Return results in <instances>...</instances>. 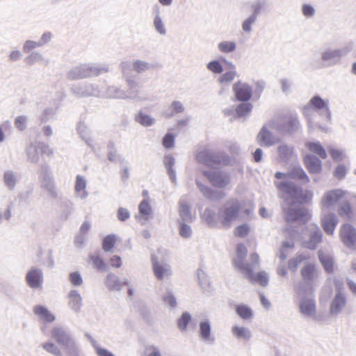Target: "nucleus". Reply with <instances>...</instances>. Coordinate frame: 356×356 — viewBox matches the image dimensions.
I'll use <instances>...</instances> for the list:
<instances>
[{"instance_id":"obj_1","label":"nucleus","mask_w":356,"mask_h":356,"mask_svg":"<svg viewBox=\"0 0 356 356\" xmlns=\"http://www.w3.org/2000/svg\"><path fill=\"white\" fill-rule=\"evenodd\" d=\"M311 197L312 193L309 191L304 190L301 186L291 181V238L295 237L297 232L296 230L292 229V223L298 222L301 225L302 233L309 234V240L302 241V246L309 250H315L322 240V231L314 224L305 227V224L310 217L307 209L302 205L295 206L292 204L293 201L303 204L307 202Z\"/></svg>"},{"instance_id":"obj_2","label":"nucleus","mask_w":356,"mask_h":356,"mask_svg":"<svg viewBox=\"0 0 356 356\" xmlns=\"http://www.w3.org/2000/svg\"><path fill=\"white\" fill-rule=\"evenodd\" d=\"M51 337L61 346L63 356H80L79 343L62 327L55 326L51 330Z\"/></svg>"},{"instance_id":"obj_3","label":"nucleus","mask_w":356,"mask_h":356,"mask_svg":"<svg viewBox=\"0 0 356 356\" xmlns=\"http://www.w3.org/2000/svg\"><path fill=\"white\" fill-rule=\"evenodd\" d=\"M246 255V247L243 244H238L236 249V257L234 259V264L245 279L253 281V268L259 266V257L256 253L252 254L250 256L251 264H249L245 261Z\"/></svg>"},{"instance_id":"obj_4","label":"nucleus","mask_w":356,"mask_h":356,"mask_svg":"<svg viewBox=\"0 0 356 356\" xmlns=\"http://www.w3.org/2000/svg\"><path fill=\"white\" fill-rule=\"evenodd\" d=\"M314 109L321 117H325V120L331 123L332 113L329 107V101L322 99L319 95H316L312 97L309 103L304 106L302 111L304 115L307 118L309 129L312 128V122L310 119L311 110Z\"/></svg>"},{"instance_id":"obj_5","label":"nucleus","mask_w":356,"mask_h":356,"mask_svg":"<svg viewBox=\"0 0 356 356\" xmlns=\"http://www.w3.org/2000/svg\"><path fill=\"white\" fill-rule=\"evenodd\" d=\"M353 50V44H348L339 49L326 48L321 52L320 62L323 67H330L341 63L343 57Z\"/></svg>"},{"instance_id":"obj_6","label":"nucleus","mask_w":356,"mask_h":356,"mask_svg":"<svg viewBox=\"0 0 356 356\" xmlns=\"http://www.w3.org/2000/svg\"><path fill=\"white\" fill-rule=\"evenodd\" d=\"M299 297V308L300 313L307 317L315 318L316 306L313 289L300 286L297 289Z\"/></svg>"},{"instance_id":"obj_7","label":"nucleus","mask_w":356,"mask_h":356,"mask_svg":"<svg viewBox=\"0 0 356 356\" xmlns=\"http://www.w3.org/2000/svg\"><path fill=\"white\" fill-rule=\"evenodd\" d=\"M276 181L275 185L278 191V195L283 200L282 209L284 213V218L286 222L289 220V175L277 172L275 174Z\"/></svg>"},{"instance_id":"obj_8","label":"nucleus","mask_w":356,"mask_h":356,"mask_svg":"<svg viewBox=\"0 0 356 356\" xmlns=\"http://www.w3.org/2000/svg\"><path fill=\"white\" fill-rule=\"evenodd\" d=\"M167 251L159 248L156 253L151 256V262L154 276L158 280L168 279L172 275V270L170 264L164 259Z\"/></svg>"},{"instance_id":"obj_9","label":"nucleus","mask_w":356,"mask_h":356,"mask_svg":"<svg viewBox=\"0 0 356 356\" xmlns=\"http://www.w3.org/2000/svg\"><path fill=\"white\" fill-rule=\"evenodd\" d=\"M241 208L240 202L236 199L227 200L218 213L219 220L223 227L229 228L233 222L239 216V211Z\"/></svg>"},{"instance_id":"obj_10","label":"nucleus","mask_w":356,"mask_h":356,"mask_svg":"<svg viewBox=\"0 0 356 356\" xmlns=\"http://www.w3.org/2000/svg\"><path fill=\"white\" fill-rule=\"evenodd\" d=\"M280 137L283 138L289 133V115L287 111L278 113L275 117L266 123Z\"/></svg>"},{"instance_id":"obj_11","label":"nucleus","mask_w":356,"mask_h":356,"mask_svg":"<svg viewBox=\"0 0 356 356\" xmlns=\"http://www.w3.org/2000/svg\"><path fill=\"white\" fill-rule=\"evenodd\" d=\"M202 173L214 187L223 188L230 184L229 175L218 168L204 170Z\"/></svg>"},{"instance_id":"obj_12","label":"nucleus","mask_w":356,"mask_h":356,"mask_svg":"<svg viewBox=\"0 0 356 356\" xmlns=\"http://www.w3.org/2000/svg\"><path fill=\"white\" fill-rule=\"evenodd\" d=\"M38 175L42 187L45 188L52 196H56V188L49 165L46 164L41 165Z\"/></svg>"},{"instance_id":"obj_13","label":"nucleus","mask_w":356,"mask_h":356,"mask_svg":"<svg viewBox=\"0 0 356 356\" xmlns=\"http://www.w3.org/2000/svg\"><path fill=\"white\" fill-rule=\"evenodd\" d=\"M40 154L50 155L52 149L45 144L38 143H31L26 148V156L30 162L37 163Z\"/></svg>"},{"instance_id":"obj_14","label":"nucleus","mask_w":356,"mask_h":356,"mask_svg":"<svg viewBox=\"0 0 356 356\" xmlns=\"http://www.w3.org/2000/svg\"><path fill=\"white\" fill-rule=\"evenodd\" d=\"M320 275L321 270H318L313 263H307L301 269V276L307 285V288L312 289L313 285Z\"/></svg>"},{"instance_id":"obj_15","label":"nucleus","mask_w":356,"mask_h":356,"mask_svg":"<svg viewBox=\"0 0 356 356\" xmlns=\"http://www.w3.org/2000/svg\"><path fill=\"white\" fill-rule=\"evenodd\" d=\"M340 237L349 249H356V229L350 224H343L340 228Z\"/></svg>"},{"instance_id":"obj_16","label":"nucleus","mask_w":356,"mask_h":356,"mask_svg":"<svg viewBox=\"0 0 356 356\" xmlns=\"http://www.w3.org/2000/svg\"><path fill=\"white\" fill-rule=\"evenodd\" d=\"M257 140L260 145L264 147L273 146L282 140L281 137L275 133L274 134L268 129L266 123L261 129L257 137Z\"/></svg>"},{"instance_id":"obj_17","label":"nucleus","mask_w":356,"mask_h":356,"mask_svg":"<svg viewBox=\"0 0 356 356\" xmlns=\"http://www.w3.org/2000/svg\"><path fill=\"white\" fill-rule=\"evenodd\" d=\"M347 193L346 191L341 188L332 189L326 191L321 198V204L323 209H329L335 205Z\"/></svg>"},{"instance_id":"obj_18","label":"nucleus","mask_w":356,"mask_h":356,"mask_svg":"<svg viewBox=\"0 0 356 356\" xmlns=\"http://www.w3.org/2000/svg\"><path fill=\"white\" fill-rule=\"evenodd\" d=\"M74 95L79 97H84L89 96L97 97L101 95L100 89L97 84H81L76 85L72 88Z\"/></svg>"},{"instance_id":"obj_19","label":"nucleus","mask_w":356,"mask_h":356,"mask_svg":"<svg viewBox=\"0 0 356 356\" xmlns=\"http://www.w3.org/2000/svg\"><path fill=\"white\" fill-rule=\"evenodd\" d=\"M196 160L207 166L212 167L220 162V157L217 152L211 149H203L197 152Z\"/></svg>"},{"instance_id":"obj_20","label":"nucleus","mask_w":356,"mask_h":356,"mask_svg":"<svg viewBox=\"0 0 356 356\" xmlns=\"http://www.w3.org/2000/svg\"><path fill=\"white\" fill-rule=\"evenodd\" d=\"M232 89L238 101L246 102L252 97V88L246 83L238 81L233 85Z\"/></svg>"},{"instance_id":"obj_21","label":"nucleus","mask_w":356,"mask_h":356,"mask_svg":"<svg viewBox=\"0 0 356 356\" xmlns=\"http://www.w3.org/2000/svg\"><path fill=\"white\" fill-rule=\"evenodd\" d=\"M26 281L33 289L41 288L43 283L42 271L37 268H31L26 275Z\"/></svg>"},{"instance_id":"obj_22","label":"nucleus","mask_w":356,"mask_h":356,"mask_svg":"<svg viewBox=\"0 0 356 356\" xmlns=\"http://www.w3.org/2000/svg\"><path fill=\"white\" fill-rule=\"evenodd\" d=\"M347 303V299L346 296L341 291H338L334 295L330 306V314L332 316H336L339 315L346 307Z\"/></svg>"},{"instance_id":"obj_23","label":"nucleus","mask_w":356,"mask_h":356,"mask_svg":"<svg viewBox=\"0 0 356 356\" xmlns=\"http://www.w3.org/2000/svg\"><path fill=\"white\" fill-rule=\"evenodd\" d=\"M289 252V244L288 241H284L279 255L280 264L277 268V273L280 275L284 276L287 273V268L289 267V260L288 259Z\"/></svg>"},{"instance_id":"obj_24","label":"nucleus","mask_w":356,"mask_h":356,"mask_svg":"<svg viewBox=\"0 0 356 356\" xmlns=\"http://www.w3.org/2000/svg\"><path fill=\"white\" fill-rule=\"evenodd\" d=\"M69 307L75 313L80 312L83 305L82 297L76 289H71L67 296Z\"/></svg>"},{"instance_id":"obj_25","label":"nucleus","mask_w":356,"mask_h":356,"mask_svg":"<svg viewBox=\"0 0 356 356\" xmlns=\"http://www.w3.org/2000/svg\"><path fill=\"white\" fill-rule=\"evenodd\" d=\"M126 278L121 279L113 273H109L105 280L107 289L113 291H120L125 286L124 282Z\"/></svg>"},{"instance_id":"obj_26","label":"nucleus","mask_w":356,"mask_h":356,"mask_svg":"<svg viewBox=\"0 0 356 356\" xmlns=\"http://www.w3.org/2000/svg\"><path fill=\"white\" fill-rule=\"evenodd\" d=\"M338 223V218L334 213H329L321 218V225L325 232L332 235Z\"/></svg>"},{"instance_id":"obj_27","label":"nucleus","mask_w":356,"mask_h":356,"mask_svg":"<svg viewBox=\"0 0 356 356\" xmlns=\"http://www.w3.org/2000/svg\"><path fill=\"white\" fill-rule=\"evenodd\" d=\"M195 183L200 193L207 198L211 200H217L225 196L223 193H218L207 185L202 184L198 179H195Z\"/></svg>"},{"instance_id":"obj_28","label":"nucleus","mask_w":356,"mask_h":356,"mask_svg":"<svg viewBox=\"0 0 356 356\" xmlns=\"http://www.w3.org/2000/svg\"><path fill=\"white\" fill-rule=\"evenodd\" d=\"M231 330L233 337L240 341H249L252 337L251 330L247 327L234 325Z\"/></svg>"},{"instance_id":"obj_29","label":"nucleus","mask_w":356,"mask_h":356,"mask_svg":"<svg viewBox=\"0 0 356 356\" xmlns=\"http://www.w3.org/2000/svg\"><path fill=\"white\" fill-rule=\"evenodd\" d=\"M305 163L312 174H316L322 169L321 161L314 155L307 154L304 158Z\"/></svg>"},{"instance_id":"obj_30","label":"nucleus","mask_w":356,"mask_h":356,"mask_svg":"<svg viewBox=\"0 0 356 356\" xmlns=\"http://www.w3.org/2000/svg\"><path fill=\"white\" fill-rule=\"evenodd\" d=\"M34 314L39 318L40 321L45 323H51L56 319V316L45 307L37 305L33 308Z\"/></svg>"},{"instance_id":"obj_31","label":"nucleus","mask_w":356,"mask_h":356,"mask_svg":"<svg viewBox=\"0 0 356 356\" xmlns=\"http://www.w3.org/2000/svg\"><path fill=\"white\" fill-rule=\"evenodd\" d=\"M191 206L184 200H181L179 202V213L183 221L192 222L195 216L192 214Z\"/></svg>"},{"instance_id":"obj_32","label":"nucleus","mask_w":356,"mask_h":356,"mask_svg":"<svg viewBox=\"0 0 356 356\" xmlns=\"http://www.w3.org/2000/svg\"><path fill=\"white\" fill-rule=\"evenodd\" d=\"M138 211L139 215L136 216V219H138V220H142L143 216L144 220L146 221L149 218V217L152 214L153 210L148 199H144L139 204Z\"/></svg>"},{"instance_id":"obj_33","label":"nucleus","mask_w":356,"mask_h":356,"mask_svg":"<svg viewBox=\"0 0 356 356\" xmlns=\"http://www.w3.org/2000/svg\"><path fill=\"white\" fill-rule=\"evenodd\" d=\"M88 264L99 270L106 271L108 269V266L104 262L103 259L101 258L98 252L89 254Z\"/></svg>"},{"instance_id":"obj_34","label":"nucleus","mask_w":356,"mask_h":356,"mask_svg":"<svg viewBox=\"0 0 356 356\" xmlns=\"http://www.w3.org/2000/svg\"><path fill=\"white\" fill-rule=\"evenodd\" d=\"M86 64H83L72 68L67 73V77L70 79H80L88 77Z\"/></svg>"},{"instance_id":"obj_35","label":"nucleus","mask_w":356,"mask_h":356,"mask_svg":"<svg viewBox=\"0 0 356 356\" xmlns=\"http://www.w3.org/2000/svg\"><path fill=\"white\" fill-rule=\"evenodd\" d=\"M318 259L323 267L327 273H331L334 270V259L332 255L319 250L318 252Z\"/></svg>"},{"instance_id":"obj_36","label":"nucleus","mask_w":356,"mask_h":356,"mask_svg":"<svg viewBox=\"0 0 356 356\" xmlns=\"http://www.w3.org/2000/svg\"><path fill=\"white\" fill-rule=\"evenodd\" d=\"M3 183L9 190H13L19 179L17 173L12 170H7L3 176Z\"/></svg>"},{"instance_id":"obj_37","label":"nucleus","mask_w":356,"mask_h":356,"mask_svg":"<svg viewBox=\"0 0 356 356\" xmlns=\"http://www.w3.org/2000/svg\"><path fill=\"white\" fill-rule=\"evenodd\" d=\"M297 179L301 184H306L309 182V178L304 170L300 166H293L291 168V179Z\"/></svg>"},{"instance_id":"obj_38","label":"nucleus","mask_w":356,"mask_h":356,"mask_svg":"<svg viewBox=\"0 0 356 356\" xmlns=\"http://www.w3.org/2000/svg\"><path fill=\"white\" fill-rule=\"evenodd\" d=\"M125 79L129 89V91L127 92L128 98L138 99L139 100L145 99L140 95V92L138 90V83L131 77L126 78Z\"/></svg>"},{"instance_id":"obj_39","label":"nucleus","mask_w":356,"mask_h":356,"mask_svg":"<svg viewBox=\"0 0 356 356\" xmlns=\"http://www.w3.org/2000/svg\"><path fill=\"white\" fill-rule=\"evenodd\" d=\"M88 68L87 72L88 77L91 76H99L102 73H106L108 72V65L106 64L94 63V64H86Z\"/></svg>"},{"instance_id":"obj_40","label":"nucleus","mask_w":356,"mask_h":356,"mask_svg":"<svg viewBox=\"0 0 356 356\" xmlns=\"http://www.w3.org/2000/svg\"><path fill=\"white\" fill-rule=\"evenodd\" d=\"M86 180L80 175H78L76 179L75 191L76 195L81 199H85L88 197V193L86 191Z\"/></svg>"},{"instance_id":"obj_41","label":"nucleus","mask_w":356,"mask_h":356,"mask_svg":"<svg viewBox=\"0 0 356 356\" xmlns=\"http://www.w3.org/2000/svg\"><path fill=\"white\" fill-rule=\"evenodd\" d=\"M185 111V106L180 101H173L168 109L163 113L165 118L172 117L175 114L181 113Z\"/></svg>"},{"instance_id":"obj_42","label":"nucleus","mask_w":356,"mask_h":356,"mask_svg":"<svg viewBox=\"0 0 356 356\" xmlns=\"http://www.w3.org/2000/svg\"><path fill=\"white\" fill-rule=\"evenodd\" d=\"M175 164V160L172 156L167 155L165 156L164 165L165 167L166 168L170 179L174 184L176 183V172L173 168Z\"/></svg>"},{"instance_id":"obj_43","label":"nucleus","mask_w":356,"mask_h":356,"mask_svg":"<svg viewBox=\"0 0 356 356\" xmlns=\"http://www.w3.org/2000/svg\"><path fill=\"white\" fill-rule=\"evenodd\" d=\"M306 147L309 151L317 154L323 159H325L327 156L325 149L319 142H307Z\"/></svg>"},{"instance_id":"obj_44","label":"nucleus","mask_w":356,"mask_h":356,"mask_svg":"<svg viewBox=\"0 0 356 356\" xmlns=\"http://www.w3.org/2000/svg\"><path fill=\"white\" fill-rule=\"evenodd\" d=\"M236 314L243 320L250 321L253 317L252 309L245 304H239L236 306Z\"/></svg>"},{"instance_id":"obj_45","label":"nucleus","mask_w":356,"mask_h":356,"mask_svg":"<svg viewBox=\"0 0 356 356\" xmlns=\"http://www.w3.org/2000/svg\"><path fill=\"white\" fill-rule=\"evenodd\" d=\"M153 26L156 33L161 35H165L167 33L166 28L164 22L159 14V12H156L153 19Z\"/></svg>"},{"instance_id":"obj_46","label":"nucleus","mask_w":356,"mask_h":356,"mask_svg":"<svg viewBox=\"0 0 356 356\" xmlns=\"http://www.w3.org/2000/svg\"><path fill=\"white\" fill-rule=\"evenodd\" d=\"M136 121L143 127H150L155 124L156 119L151 115L143 112L138 113L136 115Z\"/></svg>"},{"instance_id":"obj_47","label":"nucleus","mask_w":356,"mask_h":356,"mask_svg":"<svg viewBox=\"0 0 356 356\" xmlns=\"http://www.w3.org/2000/svg\"><path fill=\"white\" fill-rule=\"evenodd\" d=\"M252 109V105L250 103L240 104L236 109L238 118H243L244 120L250 115Z\"/></svg>"},{"instance_id":"obj_48","label":"nucleus","mask_w":356,"mask_h":356,"mask_svg":"<svg viewBox=\"0 0 356 356\" xmlns=\"http://www.w3.org/2000/svg\"><path fill=\"white\" fill-rule=\"evenodd\" d=\"M202 220L211 227L217 226V220L214 211L209 209H206L202 214Z\"/></svg>"},{"instance_id":"obj_49","label":"nucleus","mask_w":356,"mask_h":356,"mask_svg":"<svg viewBox=\"0 0 356 356\" xmlns=\"http://www.w3.org/2000/svg\"><path fill=\"white\" fill-rule=\"evenodd\" d=\"M309 259V255L303 252H298L291 259V270H296L298 266L302 262Z\"/></svg>"},{"instance_id":"obj_50","label":"nucleus","mask_w":356,"mask_h":356,"mask_svg":"<svg viewBox=\"0 0 356 356\" xmlns=\"http://www.w3.org/2000/svg\"><path fill=\"white\" fill-rule=\"evenodd\" d=\"M106 97L108 98H128L127 92L123 91L122 90L118 88L115 86L108 87L107 89Z\"/></svg>"},{"instance_id":"obj_51","label":"nucleus","mask_w":356,"mask_h":356,"mask_svg":"<svg viewBox=\"0 0 356 356\" xmlns=\"http://www.w3.org/2000/svg\"><path fill=\"white\" fill-rule=\"evenodd\" d=\"M218 49L224 54L232 53L236 49V44L234 41L224 40L218 43Z\"/></svg>"},{"instance_id":"obj_52","label":"nucleus","mask_w":356,"mask_h":356,"mask_svg":"<svg viewBox=\"0 0 356 356\" xmlns=\"http://www.w3.org/2000/svg\"><path fill=\"white\" fill-rule=\"evenodd\" d=\"M42 348L54 356H63V353L59 347L51 341H47L42 344Z\"/></svg>"},{"instance_id":"obj_53","label":"nucleus","mask_w":356,"mask_h":356,"mask_svg":"<svg viewBox=\"0 0 356 356\" xmlns=\"http://www.w3.org/2000/svg\"><path fill=\"white\" fill-rule=\"evenodd\" d=\"M302 128L297 115L291 113V136L293 134L300 135Z\"/></svg>"},{"instance_id":"obj_54","label":"nucleus","mask_w":356,"mask_h":356,"mask_svg":"<svg viewBox=\"0 0 356 356\" xmlns=\"http://www.w3.org/2000/svg\"><path fill=\"white\" fill-rule=\"evenodd\" d=\"M134 70L138 73H143L152 68V65L144 60H137L133 62Z\"/></svg>"},{"instance_id":"obj_55","label":"nucleus","mask_w":356,"mask_h":356,"mask_svg":"<svg viewBox=\"0 0 356 356\" xmlns=\"http://www.w3.org/2000/svg\"><path fill=\"white\" fill-rule=\"evenodd\" d=\"M200 330L201 337L204 341H208L210 339L211 336V326L210 323L207 320L201 321L200 323Z\"/></svg>"},{"instance_id":"obj_56","label":"nucleus","mask_w":356,"mask_h":356,"mask_svg":"<svg viewBox=\"0 0 356 356\" xmlns=\"http://www.w3.org/2000/svg\"><path fill=\"white\" fill-rule=\"evenodd\" d=\"M351 206L348 200L340 202L338 207V213L341 217L348 218L351 213Z\"/></svg>"},{"instance_id":"obj_57","label":"nucleus","mask_w":356,"mask_h":356,"mask_svg":"<svg viewBox=\"0 0 356 356\" xmlns=\"http://www.w3.org/2000/svg\"><path fill=\"white\" fill-rule=\"evenodd\" d=\"M24 61L28 65H32L34 63H47L44 57L40 52L38 51L32 52L30 55L25 58Z\"/></svg>"},{"instance_id":"obj_58","label":"nucleus","mask_w":356,"mask_h":356,"mask_svg":"<svg viewBox=\"0 0 356 356\" xmlns=\"http://www.w3.org/2000/svg\"><path fill=\"white\" fill-rule=\"evenodd\" d=\"M69 281L70 284L75 287H79L83 285V280L79 271L72 272L69 274Z\"/></svg>"},{"instance_id":"obj_59","label":"nucleus","mask_w":356,"mask_h":356,"mask_svg":"<svg viewBox=\"0 0 356 356\" xmlns=\"http://www.w3.org/2000/svg\"><path fill=\"white\" fill-rule=\"evenodd\" d=\"M116 241L115 235H108L103 240L102 248L105 252H111L115 246Z\"/></svg>"},{"instance_id":"obj_60","label":"nucleus","mask_w":356,"mask_h":356,"mask_svg":"<svg viewBox=\"0 0 356 356\" xmlns=\"http://www.w3.org/2000/svg\"><path fill=\"white\" fill-rule=\"evenodd\" d=\"M252 283H259L262 286H266L268 282V273L265 271L259 272L257 276L254 275V280H249Z\"/></svg>"},{"instance_id":"obj_61","label":"nucleus","mask_w":356,"mask_h":356,"mask_svg":"<svg viewBox=\"0 0 356 356\" xmlns=\"http://www.w3.org/2000/svg\"><path fill=\"white\" fill-rule=\"evenodd\" d=\"M121 71L124 77H131L132 70H134V64L131 61H123L120 64Z\"/></svg>"},{"instance_id":"obj_62","label":"nucleus","mask_w":356,"mask_h":356,"mask_svg":"<svg viewBox=\"0 0 356 356\" xmlns=\"http://www.w3.org/2000/svg\"><path fill=\"white\" fill-rule=\"evenodd\" d=\"M257 17L255 15L251 14L242 24V29L245 33L252 31V26L256 22Z\"/></svg>"},{"instance_id":"obj_63","label":"nucleus","mask_w":356,"mask_h":356,"mask_svg":"<svg viewBox=\"0 0 356 356\" xmlns=\"http://www.w3.org/2000/svg\"><path fill=\"white\" fill-rule=\"evenodd\" d=\"M28 117L26 115H19L15 119V127L19 131H24L26 128Z\"/></svg>"},{"instance_id":"obj_64","label":"nucleus","mask_w":356,"mask_h":356,"mask_svg":"<svg viewBox=\"0 0 356 356\" xmlns=\"http://www.w3.org/2000/svg\"><path fill=\"white\" fill-rule=\"evenodd\" d=\"M179 233L183 238H188L192 235V229L185 222H181L179 226Z\"/></svg>"}]
</instances>
